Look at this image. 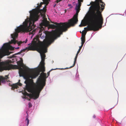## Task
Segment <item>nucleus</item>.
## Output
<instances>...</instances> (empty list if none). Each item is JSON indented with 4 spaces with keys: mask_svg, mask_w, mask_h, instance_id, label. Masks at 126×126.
<instances>
[{
    "mask_svg": "<svg viewBox=\"0 0 126 126\" xmlns=\"http://www.w3.org/2000/svg\"><path fill=\"white\" fill-rule=\"evenodd\" d=\"M28 114H27V115L26 117V119L25 120L26 122H27V126L28 125L29 122V120L28 119Z\"/></svg>",
    "mask_w": 126,
    "mask_h": 126,
    "instance_id": "ddd939ff",
    "label": "nucleus"
},
{
    "mask_svg": "<svg viewBox=\"0 0 126 126\" xmlns=\"http://www.w3.org/2000/svg\"><path fill=\"white\" fill-rule=\"evenodd\" d=\"M45 58L41 59V61L40 63L39 68L40 71L42 72H44L45 71Z\"/></svg>",
    "mask_w": 126,
    "mask_h": 126,
    "instance_id": "6e6552de",
    "label": "nucleus"
},
{
    "mask_svg": "<svg viewBox=\"0 0 126 126\" xmlns=\"http://www.w3.org/2000/svg\"><path fill=\"white\" fill-rule=\"evenodd\" d=\"M29 107H31L32 106V105L30 102L29 103Z\"/></svg>",
    "mask_w": 126,
    "mask_h": 126,
    "instance_id": "393cba45",
    "label": "nucleus"
},
{
    "mask_svg": "<svg viewBox=\"0 0 126 126\" xmlns=\"http://www.w3.org/2000/svg\"><path fill=\"white\" fill-rule=\"evenodd\" d=\"M28 48H29V47L28 48L27 47L26 48L23 49L22 50H21L20 52L18 53H16V55H17V54H19L20 53H21L22 52L25 51V50H26L27 49H28V50H28Z\"/></svg>",
    "mask_w": 126,
    "mask_h": 126,
    "instance_id": "2eb2a0df",
    "label": "nucleus"
},
{
    "mask_svg": "<svg viewBox=\"0 0 126 126\" xmlns=\"http://www.w3.org/2000/svg\"><path fill=\"white\" fill-rule=\"evenodd\" d=\"M5 78H4L3 76H0V85L1 84V81L2 83L4 82H5V79H7L8 77V76L6 75Z\"/></svg>",
    "mask_w": 126,
    "mask_h": 126,
    "instance_id": "9b49d317",
    "label": "nucleus"
},
{
    "mask_svg": "<svg viewBox=\"0 0 126 126\" xmlns=\"http://www.w3.org/2000/svg\"><path fill=\"white\" fill-rule=\"evenodd\" d=\"M61 69V70H63V69H63V68H60V69Z\"/></svg>",
    "mask_w": 126,
    "mask_h": 126,
    "instance_id": "7c9ffc66",
    "label": "nucleus"
},
{
    "mask_svg": "<svg viewBox=\"0 0 126 126\" xmlns=\"http://www.w3.org/2000/svg\"><path fill=\"white\" fill-rule=\"evenodd\" d=\"M76 18L77 16H75L73 18L69 19L68 22L60 23L55 22L54 23L56 25L54 24L50 25V27L51 28L56 29L53 32L54 35L57 37H59L60 35L63 34V32L67 31L68 29L71 26H74L75 23L74 21L77 20Z\"/></svg>",
    "mask_w": 126,
    "mask_h": 126,
    "instance_id": "423d86ee",
    "label": "nucleus"
},
{
    "mask_svg": "<svg viewBox=\"0 0 126 126\" xmlns=\"http://www.w3.org/2000/svg\"><path fill=\"white\" fill-rule=\"evenodd\" d=\"M46 37L43 43L40 41L36 38H34L32 45L29 46L28 50H36L40 53L41 59L45 58V53L47 52L46 46H48L54 41V37L49 34H46Z\"/></svg>",
    "mask_w": 126,
    "mask_h": 126,
    "instance_id": "20e7f679",
    "label": "nucleus"
},
{
    "mask_svg": "<svg viewBox=\"0 0 126 126\" xmlns=\"http://www.w3.org/2000/svg\"><path fill=\"white\" fill-rule=\"evenodd\" d=\"M85 22L84 21H83V22L82 21V24H80L79 26L80 27H81L82 26H86V25H85Z\"/></svg>",
    "mask_w": 126,
    "mask_h": 126,
    "instance_id": "a211bd4d",
    "label": "nucleus"
},
{
    "mask_svg": "<svg viewBox=\"0 0 126 126\" xmlns=\"http://www.w3.org/2000/svg\"><path fill=\"white\" fill-rule=\"evenodd\" d=\"M82 46H82V45H81V46L79 47V48L77 53V54H79V53L80 50L81 48L82 47Z\"/></svg>",
    "mask_w": 126,
    "mask_h": 126,
    "instance_id": "6ab92c4d",
    "label": "nucleus"
},
{
    "mask_svg": "<svg viewBox=\"0 0 126 126\" xmlns=\"http://www.w3.org/2000/svg\"><path fill=\"white\" fill-rule=\"evenodd\" d=\"M37 76L34 73L31 74L29 75H25L24 79L26 80L24 83L26 84V89L29 92L32 94H28L25 92L23 93L24 95L29 96L30 98L34 99H36L39 97L40 92L45 86L46 83L42 79L39 78L37 81L36 89L32 88V86L34 82L32 79L35 78Z\"/></svg>",
    "mask_w": 126,
    "mask_h": 126,
    "instance_id": "7ed1b4c3",
    "label": "nucleus"
},
{
    "mask_svg": "<svg viewBox=\"0 0 126 126\" xmlns=\"http://www.w3.org/2000/svg\"><path fill=\"white\" fill-rule=\"evenodd\" d=\"M23 98L25 99H28V97H27V96H24Z\"/></svg>",
    "mask_w": 126,
    "mask_h": 126,
    "instance_id": "a878e982",
    "label": "nucleus"
},
{
    "mask_svg": "<svg viewBox=\"0 0 126 126\" xmlns=\"http://www.w3.org/2000/svg\"><path fill=\"white\" fill-rule=\"evenodd\" d=\"M50 0H45L44 1L45 3L47 5L49 3V1H50Z\"/></svg>",
    "mask_w": 126,
    "mask_h": 126,
    "instance_id": "aec40b11",
    "label": "nucleus"
},
{
    "mask_svg": "<svg viewBox=\"0 0 126 126\" xmlns=\"http://www.w3.org/2000/svg\"><path fill=\"white\" fill-rule=\"evenodd\" d=\"M78 54H77V53L76 56H75V58H76V59H77L78 56Z\"/></svg>",
    "mask_w": 126,
    "mask_h": 126,
    "instance_id": "bb28decb",
    "label": "nucleus"
},
{
    "mask_svg": "<svg viewBox=\"0 0 126 126\" xmlns=\"http://www.w3.org/2000/svg\"><path fill=\"white\" fill-rule=\"evenodd\" d=\"M42 31H41V30H40L39 32V35H40L41 36L42 34Z\"/></svg>",
    "mask_w": 126,
    "mask_h": 126,
    "instance_id": "b1692460",
    "label": "nucleus"
},
{
    "mask_svg": "<svg viewBox=\"0 0 126 126\" xmlns=\"http://www.w3.org/2000/svg\"><path fill=\"white\" fill-rule=\"evenodd\" d=\"M17 64L19 66L18 67L16 65H12L10 64L9 63L8 61L0 62V71L4 70H9L11 69H19V74L20 76H23L24 78L25 75H29L32 74H34L35 75L38 76L39 73L33 69H31L29 68H27V70L30 72L28 74H26L25 70H24L21 67H23V64L22 61H19L17 62Z\"/></svg>",
    "mask_w": 126,
    "mask_h": 126,
    "instance_id": "39448f33",
    "label": "nucleus"
},
{
    "mask_svg": "<svg viewBox=\"0 0 126 126\" xmlns=\"http://www.w3.org/2000/svg\"><path fill=\"white\" fill-rule=\"evenodd\" d=\"M56 5V4L55 5H54V6H55Z\"/></svg>",
    "mask_w": 126,
    "mask_h": 126,
    "instance_id": "f704fd0d",
    "label": "nucleus"
},
{
    "mask_svg": "<svg viewBox=\"0 0 126 126\" xmlns=\"http://www.w3.org/2000/svg\"><path fill=\"white\" fill-rule=\"evenodd\" d=\"M69 5V6H70V5H71V4H69V5Z\"/></svg>",
    "mask_w": 126,
    "mask_h": 126,
    "instance_id": "72a5a7b5",
    "label": "nucleus"
},
{
    "mask_svg": "<svg viewBox=\"0 0 126 126\" xmlns=\"http://www.w3.org/2000/svg\"><path fill=\"white\" fill-rule=\"evenodd\" d=\"M81 45H82V46H83L85 41V38H81Z\"/></svg>",
    "mask_w": 126,
    "mask_h": 126,
    "instance_id": "dca6fc26",
    "label": "nucleus"
},
{
    "mask_svg": "<svg viewBox=\"0 0 126 126\" xmlns=\"http://www.w3.org/2000/svg\"><path fill=\"white\" fill-rule=\"evenodd\" d=\"M80 33H81V31H80Z\"/></svg>",
    "mask_w": 126,
    "mask_h": 126,
    "instance_id": "c9c22d12",
    "label": "nucleus"
},
{
    "mask_svg": "<svg viewBox=\"0 0 126 126\" xmlns=\"http://www.w3.org/2000/svg\"><path fill=\"white\" fill-rule=\"evenodd\" d=\"M19 48V47H16L15 48V49H18Z\"/></svg>",
    "mask_w": 126,
    "mask_h": 126,
    "instance_id": "c85d7f7f",
    "label": "nucleus"
},
{
    "mask_svg": "<svg viewBox=\"0 0 126 126\" xmlns=\"http://www.w3.org/2000/svg\"><path fill=\"white\" fill-rule=\"evenodd\" d=\"M42 72L41 74L43 77V79L45 80L48 77V76H47V75L46 73H44V72Z\"/></svg>",
    "mask_w": 126,
    "mask_h": 126,
    "instance_id": "f8f14e48",
    "label": "nucleus"
},
{
    "mask_svg": "<svg viewBox=\"0 0 126 126\" xmlns=\"http://www.w3.org/2000/svg\"><path fill=\"white\" fill-rule=\"evenodd\" d=\"M78 0V1H79V2H82L83 1L82 0Z\"/></svg>",
    "mask_w": 126,
    "mask_h": 126,
    "instance_id": "cd10ccee",
    "label": "nucleus"
},
{
    "mask_svg": "<svg viewBox=\"0 0 126 126\" xmlns=\"http://www.w3.org/2000/svg\"><path fill=\"white\" fill-rule=\"evenodd\" d=\"M105 5L102 0H95V8L96 12H91L89 15V20L92 24L88 25L87 28H84L85 29L99 30V28H101L103 21L101 12L104 9Z\"/></svg>",
    "mask_w": 126,
    "mask_h": 126,
    "instance_id": "f03ea898",
    "label": "nucleus"
},
{
    "mask_svg": "<svg viewBox=\"0 0 126 126\" xmlns=\"http://www.w3.org/2000/svg\"><path fill=\"white\" fill-rule=\"evenodd\" d=\"M86 33V32H84L82 33L81 38H85V36Z\"/></svg>",
    "mask_w": 126,
    "mask_h": 126,
    "instance_id": "f3484780",
    "label": "nucleus"
},
{
    "mask_svg": "<svg viewBox=\"0 0 126 126\" xmlns=\"http://www.w3.org/2000/svg\"><path fill=\"white\" fill-rule=\"evenodd\" d=\"M93 117L94 118H95V115H94L93 116Z\"/></svg>",
    "mask_w": 126,
    "mask_h": 126,
    "instance_id": "c756f323",
    "label": "nucleus"
},
{
    "mask_svg": "<svg viewBox=\"0 0 126 126\" xmlns=\"http://www.w3.org/2000/svg\"><path fill=\"white\" fill-rule=\"evenodd\" d=\"M56 69H51L47 73V76L48 77V76H49V75H50V72L52 70H56Z\"/></svg>",
    "mask_w": 126,
    "mask_h": 126,
    "instance_id": "4be33fe9",
    "label": "nucleus"
},
{
    "mask_svg": "<svg viewBox=\"0 0 126 126\" xmlns=\"http://www.w3.org/2000/svg\"><path fill=\"white\" fill-rule=\"evenodd\" d=\"M28 99L29 100V101H30V99Z\"/></svg>",
    "mask_w": 126,
    "mask_h": 126,
    "instance_id": "2f4dec72",
    "label": "nucleus"
},
{
    "mask_svg": "<svg viewBox=\"0 0 126 126\" xmlns=\"http://www.w3.org/2000/svg\"><path fill=\"white\" fill-rule=\"evenodd\" d=\"M81 2H79V4L77 5L76 6V15H75L72 18H73L74 16H77V18H76V19H77V20H76L75 21H75V23L74 24V25L75 24H76L77 23V22L78 21V13L79 12V9L80 7V6L81 5V3H80Z\"/></svg>",
    "mask_w": 126,
    "mask_h": 126,
    "instance_id": "1a4fd4ad",
    "label": "nucleus"
},
{
    "mask_svg": "<svg viewBox=\"0 0 126 126\" xmlns=\"http://www.w3.org/2000/svg\"><path fill=\"white\" fill-rule=\"evenodd\" d=\"M19 85L21 86L22 85V84L19 82L17 83L13 84L12 85V90H14L15 89H17L18 87V86Z\"/></svg>",
    "mask_w": 126,
    "mask_h": 126,
    "instance_id": "9d476101",
    "label": "nucleus"
},
{
    "mask_svg": "<svg viewBox=\"0 0 126 126\" xmlns=\"http://www.w3.org/2000/svg\"><path fill=\"white\" fill-rule=\"evenodd\" d=\"M35 31L36 30L34 29L32 32H30V33L32 34L33 35L35 33Z\"/></svg>",
    "mask_w": 126,
    "mask_h": 126,
    "instance_id": "412c9836",
    "label": "nucleus"
},
{
    "mask_svg": "<svg viewBox=\"0 0 126 126\" xmlns=\"http://www.w3.org/2000/svg\"><path fill=\"white\" fill-rule=\"evenodd\" d=\"M23 42L22 41L18 42H17V44H18V46H19Z\"/></svg>",
    "mask_w": 126,
    "mask_h": 126,
    "instance_id": "5701e85b",
    "label": "nucleus"
},
{
    "mask_svg": "<svg viewBox=\"0 0 126 126\" xmlns=\"http://www.w3.org/2000/svg\"><path fill=\"white\" fill-rule=\"evenodd\" d=\"M77 59H76V58H75L74 63L73 64L72 66H71L70 67H69V68L66 67V68H65V69H68L69 68H71L73 67L76 64V62L77 61Z\"/></svg>",
    "mask_w": 126,
    "mask_h": 126,
    "instance_id": "4468645a",
    "label": "nucleus"
},
{
    "mask_svg": "<svg viewBox=\"0 0 126 126\" xmlns=\"http://www.w3.org/2000/svg\"><path fill=\"white\" fill-rule=\"evenodd\" d=\"M8 48L7 44H4L2 47V48L0 49V58H1L5 55L10 54V53L8 51Z\"/></svg>",
    "mask_w": 126,
    "mask_h": 126,
    "instance_id": "0eeeda50",
    "label": "nucleus"
},
{
    "mask_svg": "<svg viewBox=\"0 0 126 126\" xmlns=\"http://www.w3.org/2000/svg\"><path fill=\"white\" fill-rule=\"evenodd\" d=\"M44 0H43V2H41L39 5V4H38L36 8L30 12L31 20L29 21V26H28V22L25 21L23 22V25L18 27L15 30V32L11 34L13 39L11 40L10 42V44H15L16 43L17 41L16 38L17 37L18 33L21 32H30L35 28V25H34V24L35 21L38 20L40 16V15H39V13L43 19L42 22L40 24V25H45L46 22L47 21V19L45 17V13L46 11L47 6L48 4L47 5L45 3Z\"/></svg>",
    "mask_w": 126,
    "mask_h": 126,
    "instance_id": "f257e3e1",
    "label": "nucleus"
},
{
    "mask_svg": "<svg viewBox=\"0 0 126 126\" xmlns=\"http://www.w3.org/2000/svg\"><path fill=\"white\" fill-rule=\"evenodd\" d=\"M27 39H26V42H25V43H26V42H27Z\"/></svg>",
    "mask_w": 126,
    "mask_h": 126,
    "instance_id": "473e14b6",
    "label": "nucleus"
}]
</instances>
